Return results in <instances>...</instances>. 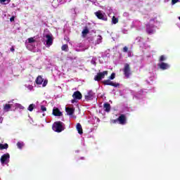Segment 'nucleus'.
Returning <instances> with one entry per match:
<instances>
[{"label": "nucleus", "instance_id": "nucleus-8", "mask_svg": "<svg viewBox=\"0 0 180 180\" xmlns=\"http://www.w3.org/2000/svg\"><path fill=\"white\" fill-rule=\"evenodd\" d=\"M94 13L96 16H97L98 19H100L101 20H106V18H105V15L102 13L101 11H96Z\"/></svg>", "mask_w": 180, "mask_h": 180}, {"label": "nucleus", "instance_id": "nucleus-3", "mask_svg": "<svg viewBox=\"0 0 180 180\" xmlns=\"http://www.w3.org/2000/svg\"><path fill=\"white\" fill-rule=\"evenodd\" d=\"M105 75H108V70L97 73V75L94 77V81H101L103 79V78H105Z\"/></svg>", "mask_w": 180, "mask_h": 180}, {"label": "nucleus", "instance_id": "nucleus-24", "mask_svg": "<svg viewBox=\"0 0 180 180\" xmlns=\"http://www.w3.org/2000/svg\"><path fill=\"white\" fill-rule=\"evenodd\" d=\"M17 146L18 148L22 149L23 148V142H18Z\"/></svg>", "mask_w": 180, "mask_h": 180}, {"label": "nucleus", "instance_id": "nucleus-20", "mask_svg": "<svg viewBox=\"0 0 180 180\" xmlns=\"http://www.w3.org/2000/svg\"><path fill=\"white\" fill-rule=\"evenodd\" d=\"M82 33L83 36L87 35L88 33H89V30H88V27H86L85 29L83 30Z\"/></svg>", "mask_w": 180, "mask_h": 180}, {"label": "nucleus", "instance_id": "nucleus-30", "mask_svg": "<svg viewBox=\"0 0 180 180\" xmlns=\"http://www.w3.org/2000/svg\"><path fill=\"white\" fill-rule=\"evenodd\" d=\"M122 51H123L124 53H127V52L129 51V48H127V46H124V47L123 48Z\"/></svg>", "mask_w": 180, "mask_h": 180}, {"label": "nucleus", "instance_id": "nucleus-6", "mask_svg": "<svg viewBox=\"0 0 180 180\" xmlns=\"http://www.w3.org/2000/svg\"><path fill=\"white\" fill-rule=\"evenodd\" d=\"M117 120L120 123V124H126L127 123V119L126 118V115L122 114L120 116L117 118Z\"/></svg>", "mask_w": 180, "mask_h": 180}, {"label": "nucleus", "instance_id": "nucleus-19", "mask_svg": "<svg viewBox=\"0 0 180 180\" xmlns=\"http://www.w3.org/2000/svg\"><path fill=\"white\" fill-rule=\"evenodd\" d=\"M9 145L8 143L2 144L0 143V150H8Z\"/></svg>", "mask_w": 180, "mask_h": 180}, {"label": "nucleus", "instance_id": "nucleus-12", "mask_svg": "<svg viewBox=\"0 0 180 180\" xmlns=\"http://www.w3.org/2000/svg\"><path fill=\"white\" fill-rule=\"evenodd\" d=\"M154 25H146V32L148 34H153L154 33Z\"/></svg>", "mask_w": 180, "mask_h": 180}, {"label": "nucleus", "instance_id": "nucleus-23", "mask_svg": "<svg viewBox=\"0 0 180 180\" xmlns=\"http://www.w3.org/2000/svg\"><path fill=\"white\" fill-rule=\"evenodd\" d=\"M165 60H167V58H165V56L164 55L160 56V57L159 58V61L160 63H163L162 61H165Z\"/></svg>", "mask_w": 180, "mask_h": 180}, {"label": "nucleus", "instance_id": "nucleus-17", "mask_svg": "<svg viewBox=\"0 0 180 180\" xmlns=\"http://www.w3.org/2000/svg\"><path fill=\"white\" fill-rule=\"evenodd\" d=\"M76 129L79 133V134H82L84 133L82 130V125H81L79 123L77 124Z\"/></svg>", "mask_w": 180, "mask_h": 180}, {"label": "nucleus", "instance_id": "nucleus-15", "mask_svg": "<svg viewBox=\"0 0 180 180\" xmlns=\"http://www.w3.org/2000/svg\"><path fill=\"white\" fill-rule=\"evenodd\" d=\"M103 109L105 112H110V104H109L108 103H105L103 104Z\"/></svg>", "mask_w": 180, "mask_h": 180}, {"label": "nucleus", "instance_id": "nucleus-21", "mask_svg": "<svg viewBox=\"0 0 180 180\" xmlns=\"http://www.w3.org/2000/svg\"><path fill=\"white\" fill-rule=\"evenodd\" d=\"M35 106L36 105L34 104H30L27 108V110L30 112H33V109H34Z\"/></svg>", "mask_w": 180, "mask_h": 180}, {"label": "nucleus", "instance_id": "nucleus-34", "mask_svg": "<svg viewBox=\"0 0 180 180\" xmlns=\"http://www.w3.org/2000/svg\"><path fill=\"white\" fill-rule=\"evenodd\" d=\"M10 21H11V22H15V16H12V17L10 18Z\"/></svg>", "mask_w": 180, "mask_h": 180}, {"label": "nucleus", "instance_id": "nucleus-26", "mask_svg": "<svg viewBox=\"0 0 180 180\" xmlns=\"http://www.w3.org/2000/svg\"><path fill=\"white\" fill-rule=\"evenodd\" d=\"M118 22H119V19L113 16V25H116V23H118Z\"/></svg>", "mask_w": 180, "mask_h": 180}, {"label": "nucleus", "instance_id": "nucleus-33", "mask_svg": "<svg viewBox=\"0 0 180 180\" xmlns=\"http://www.w3.org/2000/svg\"><path fill=\"white\" fill-rule=\"evenodd\" d=\"M6 1H8V4L11 2V0H0V4H4V2H6Z\"/></svg>", "mask_w": 180, "mask_h": 180}, {"label": "nucleus", "instance_id": "nucleus-7", "mask_svg": "<svg viewBox=\"0 0 180 180\" xmlns=\"http://www.w3.org/2000/svg\"><path fill=\"white\" fill-rule=\"evenodd\" d=\"M72 98H74V99L79 101L80 99H82V94L79 91H75L72 94Z\"/></svg>", "mask_w": 180, "mask_h": 180}, {"label": "nucleus", "instance_id": "nucleus-36", "mask_svg": "<svg viewBox=\"0 0 180 180\" xmlns=\"http://www.w3.org/2000/svg\"><path fill=\"white\" fill-rule=\"evenodd\" d=\"M150 22H155V18L150 19Z\"/></svg>", "mask_w": 180, "mask_h": 180}, {"label": "nucleus", "instance_id": "nucleus-11", "mask_svg": "<svg viewBox=\"0 0 180 180\" xmlns=\"http://www.w3.org/2000/svg\"><path fill=\"white\" fill-rule=\"evenodd\" d=\"M158 67L160 68V70H168L169 68V65L168 63L162 62L161 63L158 64Z\"/></svg>", "mask_w": 180, "mask_h": 180}, {"label": "nucleus", "instance_id": "nucleus-29", "mask_svg": "<svg viewBox=\"0 0 180 180\" xmlns=\"http://www.w3.org/2000/svg\"><path fill=\"white\" fill-rule=\"evenodd\" d=\"M113 86H114L115 88H119V86H120V84L114 82V83H113Z\"/></svg>", "mask_w": 180, "mask_h": 180}, {"label": "nucleus", "instance_id": "nucleus-1", "mask_svg": "<svg viewBox=\"0 0 180 180\" xmlns=\"http://www.w3.org/2000/svg\"><path fill=\"white\" fill-rule=\"evenodd\" d=\"M63 124H64V123L61 121L54 122L52 127L53 131H56V133H61V131H63L65 128Z\"/></svg>", "mask_w": 180, "mask_h": 180}, {"label": "nucleus", "instance_id": "nucleus-9", "mask_svg": "<svg viewBox=\"0 0 180 180\" xmlns=\"http://www.w3.org/2000/svg\"><path fill=\"white\" fill-rule=\"evenodd\" d=\"M95 95V93L92 91L91 90L89 91L87 94L85 96L86 101H92L94 99V96Z\"/></svg>", "mask_w": 180, "mask_h": 180}, {"label": "nucleus", "instance_id": "nucleus-10", "mask_svg": "<svg viewBox=\"0 0 180 180\" xmlns=\"http://www.w3.org/2000/svg\"><path fill=\"white\" fill-rule=\"evenodd\" d=\"M110 79H113V73H112L110 76V79H105L103 82V84L105 85H110V86H113V83Z\"/></svg>", "mask_w": 180, "mask_h": 180}, {"label": "nucleus", "instance_id": "nucleus-18", "mask_svg": "<svg viewBox=\"0 0 180 180\" xmlns=\"http://www.w3.org/2000/svg\"><path fill=\"white\" fill-rule=\"evenodd\" d=\"M11 108H12V105L6 104L5 105H4V110H5V112H9V110H11Z\"/></svg>", "mask_w": 180, "mask_h": 180}, {"label": "nucleus", "instance_id": "nucleus-40", "mask_svg": "<svg viewBox=\"0 0 180 180\" xmlns=\"http://www.w3.org/2000/svg\"><path fill=\"white\" fill-rule=\"evenodd\" d=\"M116 122V120H114V123H115Z\"/></svg>", "mask_w": 180, "mask_h": 180}, {"label": "nucleus", "instance_id": "nucleus-25", "mask_svg": "<svg viewBox=\"0 0 180 180\" xmlns=\"http://www.w3.org/2000/svg\"><path fill=\"white\" fill-rule=\"evenodd\" d=\"M36 41V39H34V37L28 38V43H34Z\"/></svg>", "mask_w": 180, "mask_h": 180}, {"label": "nucleus", "instance_id": "nucleus-22", "mask_svg": "<svg viewBox=\"0 0 180 180\" xmlns=\"http://www.w3.org/2000/svg\"><path fill=\"white\" fill-rule=\"evenodd\" d=\"M61 50L63 51H68V44L63 45L62 47H61Z\"/></svg>", "mask_w": 180, "mask_h": 180}, {"label": "nucleus", "instance_id": "nucleus-31", "mask_svg": "<svg viewBox=\"0 0 180 180\" xmlns=\"http://www.w3.org/2000/svg\"><path fill=\"white\" fill-rule=\"evenodd\" d=\"M47 84H49V80H44L42 86H46Z\"/></svg>", "mask_w": 180, "mask_h": 180}, {"label": "nucleus", "instance_id": "nucleus-28", "mask_svg": "<svg viewBox=\"0 0 180 180\" xmlns=\"http://www.w3.org/2000/svg\"><path fill=\"white\" fill-rule=\"evenodd\" d=\"M41 110H42V112H46L47 110V108L44 105H41Z\"/></svg>", "mask_w": 180, "mask_h": 180}, {"label": "nucleus", "instance_id": "nucleus-13", "mask_svg": "<svg viewBox=\"0 0 180 180\" xmlns=\"http://www.w3.org/2000/svg\"><path fill=\"white\" fill-rule=\"evenodd\" d=\"M53 116H63V112L58 108H53Z\"/></svg>", "mask_w": 180, "mask_h": 180}, {"label": "nucleus", "instance_id": "nucleus-27", "mask_svg": "<svg viewBox=\"0 0 180 180\" xmlns=\"http://www.w3.org/2000/svg\"><path fill=\"white\" fill-rule=\"evenodd\" d=\"M97 42L98 43H101L102 42V36H101V35L98 36Z\"/></svg>", "mask_w": 180, "mask_h": 180}, {"label": "nucleus", "instance_id": "nucleus-35", "mask_svg": "<svg viewBox=\"0 0 180 180\" xmlns=\"http://www.w3.org/2000/svg\"><path fill=\"white\" fill-rule=\"evenodd\" d=\"M10 50H11V51L13 52V51H15V48L13 46H12Z\"/></svg>", "mask_w": 180, "mask_h": 180}, {"label": "nucleus", "instance_id": "nucleus-32", "mask_svg": "<svg viewBox=\"0 0 180 180\" xmlns=\"http://www.w3.org/2000/svg\"><path fill=\"white\" fill-rule=\"evenodd\" d=\"M177 2H179V0H172V5H175V4H177Z\"/></svg>", "mask_w": 180, "mask_h": 180}, {"label": "nucleus", "instance_id": "nucleus-39", "mask_svg": "<svg viewBox=\"0 0 180 180\" xmlns=\"http://www.w3.org/2000/svg\"><path fill=\"white\" fill-rule=\"evenodd\" d=\"M115 73H113V78H115Z\"/></svg>", "mask_w": 180, "mask_h": 180}, {"label": "nucleus", "instance_id": "nucleus-37", "mask_svg": "<svg viewBox=\"0 0 180 180\" xmlns=\"http://www.w3.org/2000/svg\"><path fill=\"white\" fill-rule=\"evenodd\" d=\"M72 103H75V98H74L73 100H72Z\"/></svg>", "mask_w": 180, "mask_h": 180}, {"label": "nucleus", "instance_id": "nucleus-4", "mask_svg": "<svg viewBox=\"0 0 180 180\" xmlns=\"http://www.w3.org/2000/svg\"><path fill=\"white\" fill-rule=\"evenodd\" d=\"M10 158L11 155H9V153H6L1 155L0 158L1 165H4V164H8V162H9Z\"/></svg>", "mask_w": 180, "mask_h": 180}, {"label": "nucleus", "instance_id": "nucleus-14", "mask_svg": "<svg viewBox=\"0 0 180 180\" xmlns=\"http://www.w3.org/2000/svg\"><path fill=\"white\" fill-rule=\"evenodd\" d=\"M65 110L69 116H72V115H74V112H75V110L74 108H71L70 107L66 108Z\"/></svg>", "mask_w": 180, "mask_h": 180}, {"label": "nucleus", "instance_id": "nucleus-38", "mask_svg": "<svg viewBox=\"0 0 180 180\" xmlns=\"http://www.w3.org/2000/svg\"><path fill=\"white\" fill-rule=\"evenodd\" d=\"M111 22L113 23V18H111Z\"/></svg>", "mask_w": 180, "mask_h": 180}, {"label": "nucleus", "instance_id": "nucleus-5", "mask_svg": "<svg viewBox=\"0 0 180 180\" xmlns=\"http://www.w3.org/2000/svg\"><path fill=\"white\" fill-rule=\"evenodd\" d=\"M46 46L48 47H50V46L53 45V34H46Z\"/></svg>", "mask_w": 180, "mask_h": 180}, {"label": "nucleus", "instance_id": "nucleus-2", "mask_svg": "<svg viewBox=\"0 0 180 180\" xmlns=\"http://www.w3.org/2000/svg\"><path fill=\"white\" fill-rule=\"evenodd\" d=\"M123 72L126 78H130V75H131V70L130 69V65H129V63H126L124 65Z\"/></svg>", "mask_w": 180, "mask_h": 180}, {"label": "nucleus", "instance_id": "nucleus-16", "mask_svg": "<svg viewBox=\"0 0 180 180\" xmlns=\"http://www.w3.org/2000/svg\"><path fill=\"white\" fill-rule=\"evenodd\" d=\"M43 81H44L43 77L41 76H38L36 79V84L37 85H41V84H43Z\"/></svg>", "mask_w": 180, "mask_h": 180}]
</instances>
